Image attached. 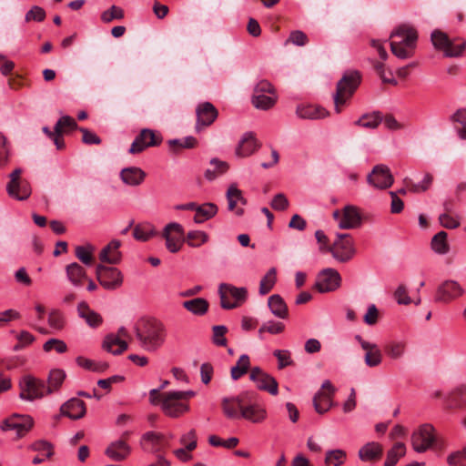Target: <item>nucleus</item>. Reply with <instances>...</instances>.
<instances>
[{
  "label": "nucleus",
  "mask_w": 466,
  "mask_h": 466,
  "mask_svg": "<svg viewBox=\"0 0 466 466\" xmlns=\"http://www.w3.org/2000/svg\"><path fill=\"white\" fill-rule=\"evenodd\" d=\"M134 330L139 345L147 351L157 350L166 341V327L157 319H140L136 322Z\"/></svg>",
  "instance_id": "nucleus-1"
},
{
  "label": "nucleus",
  "mask_w": 466,
  "mask_h": 466,
  "mask_svg": "<svg viewBox=\"0 0 466 466\" xmlns=\"http://www.w3.org/2000/svg\"><path fill=\"white\" fill-rule=\"evenodd\" d=\"M391 53L400 59H408L414 54L418 34L410 25H400L390 34Z\"/></svg>",
  "instance_id": "nucleus-2"
},
{
  "label": "nucleus",
  "mask_w": 466,
  "mask_h": 466,
  "mask_svg": "<svg viewBox=\"0 0 466 466\" xmlns=\"http://www.w3.org/2000/svg\"><path fill=\"white\" fill-rule=\"evenodd\" d=\"M361 82V74L357 70L347 71L337 83L334 94V105L337 113H340L342 106L350 100Z\"/></svg>",
  "instance_id": "nucleus-3"
},
{
  "label": "nucleus",
  "mask_w": 466,
  "mask_h": 466,
  "mask_svg": "<svg viewBox=\"0 0 466 466\" xmlns=\"http://www.w3.org/2000/svg\"><path fill=\"white\" fill-rule=\"evenodd\" d=\"M431 39L434 47L444 52L447 57H460L466 49L463 38L451 39L447 34L436 29L431 33Z\"/></svg>",
  "instance_id": "nucleus-4"
},
{
  "label": "nucleus",
  "mask_w": 466,
  "mask_h": 466,
  "mask_svg": "<svg viewBox=\"0 0 466 466\" xmlns=\"http://www.w3.org/2000/svg\"><path fill=\"white\" fill-rule=\"evenodd\" d=\"M327 251L338 261L346 263L356 254L354 240L350 234L338 233L333 243L327 246Z\"/></svg>",
  "instance_id": "nucleus-5"
},
{
  "label": "nucleus",
  "mask_w": 466,
  "mask_h": 466,
  "mask_svg": "<svg viewBox=\"0 0 466 466\" xmlns=\"http://www.w3.org/2000/svg\"><path fill=\"white\" fill-rule=\"evenodd\" d=\"M19 387V396L25 400L33 401L48 395L46 393V382L31 375L24 376L20 381Z\"/></svg>",
  "instance_id": "nucleus-6"
},
{
  "label": "nucleus",
  "mask_w": 466,
  "mask_h": 466,
  "mask_svg": "<svg viewBox=\"0 0 466 466\" xmlns=\"http://www.w3.org/2000/svg\"><path fill=\"white\" fill-rule=\"evenodd\" d=\"M23 170L15 168L9 175V182L6 186L8 195L17 200H25L31 195V187L29 182L22 177Z\"/></svg>",
  "instance_id": "nucleus-7"
},
{
  "label": "nucleus",
  "mask_w": 466,
  "mask_h": 466,
  "mask_svg": "<svg viewBox=\"0 0 466 466\" xmlns=\"http://www.w3.org/2000/svg\"><path fill=\"white\" fill-rule=\"evenodd\" d=\"M218 293L221 307L225 309H231L237 308L239 302L246 300L248 291L245 288H237L230 284L222 283L219 285Z\"/></svg>",
  "instance_id": "nucleus-8"
},
{
  "label": "nucleus",
  "mask_w": 466,
  "mask_h": 466,
  "mask_svg": "<svg viewBox=\"0 0 466 466\" xmlns=\"http://www.w3.org/2000/svg\"><path fill=\"white\" fill-rule=\"evenodd\" d=\"M332 216L341 229L356 228L361 225V216L355 206L349 205L342 209H336Z\"/></svg>",
  "instance_id": "nucleus-9"
},
{
  "label": "nucleus",
  "mask_w": 466,
  "mask_h": 466,
  "mask_svg": "<svg viewBox=\"0 0 466 466\" xmlns=\"http://www.w3.org/2000/svg\"><path fill=\"white\" fill-rule=\"evenodd\" d=\"M96 275L100 285L106 289H116L123 283L122 273L116 268L98 264L96 268Z\"/></svg>",
  "instance_id": "nucleus-10"
},
{
  "label": "nucleus",
  "mask_w": 466,
  "mask_h": 466,
  "mask_svg": "<svg viewBox=\"0 0 466 466\" xmlns=\"http://www.w3.org/2000/svg\"><path fill=\"white\" fill-rule=\"evenodd\" d=\"M250 397H256V393L246 391L236 397L222 399L221 407L225 416L231 420L240 419L242 407L249 401Z\"/></svg>",
  "instance_id": "nucleus-11"
},
{
  "label": "nucleus",
  "mask_w": 466,
  "mask_h": 466,
  "mask_svg": "<svg viewBox=\"0 0 466 466\" xmlns=\"http://www.w3.org/2000/svg\"><path fill=\"white\" fill-rule=\"evenodd\" d=\"M341 285V277L338 270L328 268L322 269L317 276L314 288L319 293L332 292Z\"/></svg>",
  "instance_id": "nucleus-12"
},
{
  "label": "nucleus",
  "mask_w": 466,
  "mask_h": 466,
  "mask_svg": "<svg viewBox=\"0 0 466 466\" xmlns=\"http://www.w3.org/2000/svg\"><path fill=\"white\" fill-rule=\"evenodd\" d=\"M436 441L434 428L431 424L421 425L412 433L411 444L417 452H424Z\"/></svg>",
  "instance_id": "nucleus-13"
},
{
  "label": "nucleus",
  "mask_w": 466,
  "mask_h": 466,
  "mask_svg": "<svg viewBox=\"0 0 466 466\" xmlns=\"http://www.w3.org/2000/svg\"><path fill=\"white\" fill-rule=\"evenodd\" d=\"M367 182L377 189H387L392 186L394 178L388 166L379 164L367 176Z\"/></svg>",
  "instance_id": "nucleus-14"
},
{
  "label": "nucleus",
  "mask_w": 466,
  "mask_h": 466,
  "mask_svg": "<svg viewBox=\"0 0 466 466\" xmlns=\"http://www.w3.org/2000/svg\"><path fill=\"white\" fill-rule=\"evenodd\" d=\"M163 238L166 240V247L171 253L178 252L185 241L183 227L172 222L167 224L162 233Z\"/></svg>",
  "instance_id": "nucleus-15"
},
{
  "label": "nucleus",
  "mask_w": 466,
  "mask_h": 466,
  "mask_svg": "<svg viewBox=\"0 0 466 466\" xmlns=\"http://www.w3.org/2000/svg\"><path fill=\"white\" fill-rule=\"evenodd\" d=\"M464 292V289L459 282L448 279L438 286L435 301L447 304L461 298Z\"/></svg>",
  "instance_id": "nucleus-16"
},
{
  "label": "nucleus",
  "mask_w": 466,
  "mask_h": 466,
  "mask_svg": "<svg viewBox=\"0 0 466 466\" xmlns=\"http://www.w3.org/2000/svg\"><path fill=\"white\" fill-rule=\"evenodd\" d=\"M335 391L336 389L329 380H325L322 383L320 390L313 398V405L318 413L323 414L329 410L332 406V396Z\"/></svg>",
  "instance_id": "nucleus-17"
},
{
  "label": "nucleus",
  "mask_w": 466,
  "mask_h": 466,
  "mask_svg": "<svg viewBox=\"0 0 466 466\" xmlns=\"http://www.w3.org/2000/svg\"><path fill=\"white\" fill-rule=\"evenodd\" d=\"M161 408L166 415L173 418L188 410V405L182 402L176 391L163 393Z\"/></svg>",
  "instance_id": "nucleus-18"
},
{
  "label": "nucleus",
  "mask_w": 466,
  "mask_h": 466,
  "mask_svg": "<svg viewBox=\"0 0 466 466\" xmlns=\"http://www.w3.org/2000/svg\"><path fill=\"white\" fill-rule=\"evenodd\" d=\"M161 138L152 129L144 128L135 138L130 146L128 152L130 154H138L148 147H155L160 144Z\"/></svg>",
  "instance_id": "nucleus-19"
},
{
  "label": "nucleus",
  "mask_w": 466,
  "mask_h": 466,
  "mask_svg": "<svg viewBox=\"0 0 466 466\" xmlns=\"http://www.w3.org/2000/svg\"><path fill=\"white\" fill-rule=\"evenodd\" d=\"M250 380L257 383L259 390L268 391L272 395L278 394V382L268 373L264 372L260 368L254 367L250 370Z\"/></svg>",
  "instance_id": "nucleus-20"
},
{
  "label": "nucleus",
  "mask_w": 466,
  "mask_h": 466,
  "mask_svg": "<svg viewBox=\"0 0 466 466\" xmlns=\"http://www.w3.org/2000/svg\"><path fill=\"white\" fill-rule=\"evenodd\" d=\"M34 420L28 415L13 414L5 420L2 425L3 431L15 430L18 436H23L33 427Z\"/></svg>",
  "instance_id": "nucleus-21"
},
{
  "label": "nucleus",
  "mask_w": 466,
  "mask_h": 466,
  "mask_svg": "<svg viewBox=\"0 0 466 466\" xmlns=\"http://www.w3.org/2000/svg\"><path fill=\"white\" fill-rule=\"evenodd\" d=\"M197 125L196 129L199 132L202 127L210 126L218 117V112L209 102L199 104L196 109Z\"/></svg>",
  "instance_id": "nucleus-22"
},
{
  "label": "nucleus",
  "mask_w": 466,
  "mask_h": 466,
  "mask_svg": "<svg viewBox=\"0 0 466 466\" xmlns=\"http://www.w3.org/2000/svg\"><path fill=\"white\" fill-rule=\"evenodd\" d=\"M260 147L261 143L256 138L255 133L247 132L236 147V155L239 157H248L257 152Z\"/></svg>",
  "instance_id": "nucleus-23"
},
{
  "label": "nucleus",
  "mask_w": 466,
  "mask_h": 466,
  "mask_svg": "<svg viewBox=\"0 0 466 466\" xmlns=\"http://www.w3.org/2000/svg\"><path fill=\"white\" fill-rule=\"evenodd\" d=\"M143 447L145 450L157 453L168 448L169 443L163 434L148 431L143 435Z\"/></svg>",
  "instance_id": "nucleus-24"
},
{
  "label": "nucleus",
  "mask_w": 466,
  "mask_h": 466,
  "mask_svg": "<svg viewBox=\"0 0 466 466\" xmlns=\"http://www.w3.org/2000/svg\"><path fill=\"white\" fill-rule=\"evenodd\" d=\"M86 412V404L77 398H72L60 407V413L72 420H78L85 416Z\"/></svg>",
  "instance_id": "nucleus-25"
},
{
  "label": "nucleus",
  "mask_w": 466,
  "mask_h": 466,
  "mask_svg": "<svg viewBox=\"0 0 466 466\" xmlns=\"http://www.w3.org/2000/svg\"><path fill=\"white\" fill-rule=\"evenodd\" d=\"M255 397H250L248 402H245L240 412V418L248 420L253 423L262 422L266 419V410L253 402Z\"/></svg>",
  "instance_id": "nucleus-26"
},
{
  "label": "nucleus",
  "mask_w": 466,
  "mask_h": 466,
  "mask_svg": "<svg viewBox=\"0 0 466 466\" xmlns=\"http://www.w3.org/2000/svg\"><path fill=\"white\" fill-rule=\"evenodd\" d=\"M146 177V172L137 167H125L119 173L121 181L129 187L140 186L145 181Z\"/></svg>",
  "instance_id": "nucleus-27"
},
{
  "label": "nucleus",
  "mask_w": 466,
  "mask_h": 466,
  "mask_svg": "<svg viewBox=\"0 0 466 466\" xmlns=\"http://www.w3.org/2000/svg\"><path fill=\"white\" fill-rule=\"evenodd\" d=\"M226 198L228 200V208L229 211L235 212V214L238 217L244 214V209L241 208H238V203L241 205H246L247 200L242 195V191L237 187L235 184L229 186L227 190Z\"/></svg>",
  "instance_id": "nucleus-28"
},
{
  "label": "nucleus",
  "mask_w": 466,
  "mask_h": 466,
  "mask_svg": "<svg viewBox=\"0 0 466 466\" xmlns=\"http://www.w3.org/2000/svg\"><path fill=\"white\" fill-rule=\"evenodd\" d=\"M121 241L117 239L111 240L106 247L99 252V259L104 263L117 264L121 260V252L119 248Z\"/></svg>",
  "instance_id": "nucleus-29"
},
{
  "label": "nucleus",
  "mask_w": 466,
  "mask_h": 466,
  "mask_svg": "<svg viewBox=\"0 0 466 466\" xmlns=\"http://www.w3.org/2000/svg\"><path fill=\"white\" fill-rule=\"evenodd\" d=\"M77 314L92 329L99 327L103 322L102 316L91 309L86 301H81L77 305Z\"/></svg>",
  "instance_id": "nucleus-30"
},
{
  "label": "nucleus",
  "mask_w": 466,
  "mask_h": 466,
  "mask_svg": "<svg viewBox=\"0 0 466 466\" xmlns=\"http://www.w3.org/2000/svg\"><path fill=\"white\" fill-rule=\"evenodd\" d=\"M382 453V445L379 442L370 441L360 449L358 455L362 461L375 462L381 458Z\"/></svg>",
  "instance_id": "nucleus-31"
},
{
  "label": "nucleus",
  "mask_w": 466,
  "mask_h": 466,
  "mask_svg": "<svg viewBox=\"0 0 466 466\" xmlns=\"http://www.w3.org/2000/svg\"><path fill=\"white\" fill-rule=\"evenodd\" d=\"M65 269L67 279L75 287H82L87 279L86 269L76 262L68 264Z\"/></svg>",
  "instance_id": "nucleus-32"
},
{
  "label": "nucleus",
  "mask_w": 466,
  "mask_h": 466,
  "mask_svg": "<svg viewBox=\"0 0 466 466\" xmlns=\"http://www.w3.org/2000/svg\"><path fill=\"white\" fill-rule=\"evenodd\" d=\"M328 114L324 108L312 105H299L296 108V115L301 119H320Z\"/></svg>",
  "instance_id": "nucleus-33"
},
{
  "label": "nucleus",
  "mask_w": 466,
  "mask_h": 466,
  "mask_svg": "<svg viewBox=\"0 0 466 466\" xmlns=\"http://www.w3.org/2000/svg\"><path fill=\"white\" fill-rule=\"evenodd\" d=\"M407 342L399 339L390 340L383 346L386 356L393 360L401 359L405 354Z\"/></svg>",
  "instance_id": "nucleus-34"
},
{
  "label": "nucleus",
  "mask_w": 466,
  "mask_h": 466,
  "mask_svg": "<svg viewBox=\"0 0 466 466\" xmlns=\"http://www.w3.org/2000/svg\"><path fill=\"white\" fill-rule=\"evenodd\" d=\"M445 404L448 409H466V386L451 392L445 400Z\"/></svg>",
  "instance_id": "nucleus-35"
},
{
  "label": "nucleus",
  "mask_w": 466,
  "mask_h": 466,
  "mask_svg": "<svg viewBox=\"0 0 466 466\" xmlns=\"http://www.w3.org/2000/svg\"><path fill=\"white\" fill-rule=\"evenodd\" d=\"M129 452V446L122 440L111 443L106 450V454L116 461L125 460Z\"/></svg>",
  "instance_id": "nucleus-36"
},
{
  "label": "nucleus",
  "mask_w": 466,
  "mask_h": 466,
  "mask_svg": "<svg viewBox=\"0 0 466 466\" xmlns=\"http://www.w3.org/2000/svg\"><path fill=\"white\" fill-rule=\"evenodd\" d=\"M103 347L108 352L118 355L127 350L128 343L127 340L115 336V334H109L106 337Z\"/></svg>",
  "instance_id": "nucleus-37"
},
{
  "label": "nucleus",
  "mask_w": 466,
  "mask_h": 466,
  "mask_svg": "<svg viewBox=\"0 0 466 466\" xmlns=\"http://www.w3.org/2000/svg\"><path fill=\"white\" fill-rule=\"evenodd\" d=\"M156 236H157V231L155 226L149 222L138 223L134 227L133 237L138 241L146 242Z\"/></svg>",
  "instance_id": "nucleus-38"
},
{
  "label": "nucleus",
  "mask_w": 466,
  "mask_h": 466,
  "mask_svg": "<svg viewBox=\"0 0 466 466\" xmlns=\"http://www.w3.org/2000/svg\"><path fill=\"white\" fill-rule=\"evenodd\" d=\"M268 306L272 314L279 319H287L289 309L284 299L278 294L271 295L268 299Z\"/></svg>",
  "instance_id": "nucleus-39"
},
{
  "label": "nucleus",
  "mask_w": 466,
  "mask_h": 466,
  "mask_svg": "<svg viewBox=\"0 0 466 466\" xmlns=\"http://www.w3.org/2000/svg\"><path fill=\"white\" fill-rule=\"evenodd\" d=\"M209 165L210 167L205 172V177L209 181L215 180L219 176L225 174L229 168V165L227 162L216 157L210 160Z\"/></svg>",
  "instance_id": "nucleus-40"
},
{
  "label": "nucleus",
  "mask_w": 466,
  "mask_h": 466,
  "mask_svg": "<svg viewBox=\"0 0 466 466\" xmlns=\"http://www.w3.org/2000/svg\"><path fill=\"white\" fill-rule=\"evenodd\" d=\"M182 306L192 314L202 316L208 312L209 303L206 299L196 298L184 301Z\"/></svg>",
  "instance_id": "nucleus-41"
},
{
  "label": "nucleus",
  "mask_w": 466,
  "mask_h": 466,
  "mask_svg": "<svg viewBox=\"0 0 466 466\" xmlns=\"http://www.w3.org/2000/svg\"><path fill=\"white\" fill-rule=\"evenodd\" d=\"M278 100L277 93L273 95H252V105L260 110H268L272 108Z\"/></svg>",
  "instance_id": "nucleus-42"
},
{
  "label": "nucleus",
  "mask_w": 466,
  "mask_h": 466,
  "mask_svg": "<svg viewBox=\"0 0 466 466\" xmlns=\"http://www.w3.org/2000/svg\"><path fill=\"white\" fill-rule=\"evenodd\" d=\"M431 246L432 250L439 255H445L450 251L448 242V234L445 231H440L433 236Z\"/></svg>",
  "instance_id": "nucleus-43"
},
{
  "label": "nucleus",
  "mask_w": 466,
  "mask_h": 466,
  "mask_svg": "<svg viewBox=\"0 0 466 466\" xmlns=\"http://www.w3.org/2000/svg\"><path fill=\"white\" fill-rule=\"evenodd\" d=\"M66 379V373L64 370L56 369L50 371L47 385L46 393L52 394L59 390Z\"/></svg>",
  "instance_id": "nucleus-44"
},
{
  "label": "nucleus",
  "mask_w": 466,
  "mask_h": 466,
  "mask_svg": "<svg viewBox=\"0 0 466 466\" xmlns=\"http://www.w3.org/2000/svg\"><path fill=\"white\" fill-rule=\"evenodd\" d=\"M364 356L365 364L370 367H377L382 362V353L377 344L371 343L367 349Z\"/></svg>",
  "instance_id": "nucleus-45"
},
{
  "label": "nucleus",
  "mask_w": 466,
  "mask_h": 466,
  "mask_svg": "<svg viewBox=\"0 0 466 466\" xmlns=\"http://www.w3.org/2000/svg\"><path fill=\"white\" fill-rule=\"evenodd\" d=\"M382 119L380 112H373L362 115L354 124L364 128L375 129L381 123Z\"/></svg>",
  "instance_id": "nucleus-46"
},
{
  "label": "nucleus",
  "mask_w": 466,
  "mask_h": 466,
  "mask_svg": "<svg viewBox=\"0 0 466 466\" xmlns=\"http://www.w3.org/2000/svg\"><path fill=\"white\" fill-rule=\"evenodd\" d=\"M217 213L218 207L214 203L208 202L199 205V208H198V213L194 217V221L196 223H202L213 218Z\"/></svg>",
  "instance_id": "nucleus-47"
},
{
  "label": "nucleus",
  "mask_w": 466,
  "mask_h": 466,
  "mask_svg": "<svg viewBox=\"0 0 466 466\" xmlns=\"http://www.w3.org/2000/svg\"><path fill=\"white\" fill-rule=\"evenodd\" d=\"M250 368L249 357L243 354L239 357L235 366L230 370V376L232 380H238L243 375H245Z\"/></svg>",
  "instance_id": "nucleus-48"
},
{
  "label": "nucleus",
  "mask_w": 466,
  "mask_h": 466,
  "mask_svg": "<svg viewBox=\"0 0 466 466\" xmlns=\"http://www.w3.org/2000/svg\"><path fill=\"white\" fill-rule=\"evenodd\" d=\"M406 453L405 444L397 442L388 452L384 466H395L399 459Z\"/></svg>",
  "instance_id": "nucleus-49"
},
{
  "label": "nucleus",
  "mask_w": 466,
  "mask_h": 466,
  "mask_svg": "<svg viewBox=\"0 0 466 466\" xmlns=\"http://www.w3.org/2000/svg\"><path fill=\"white\" fill-rule=\"evenodd\" d=\"M76 363L86 370L98 373L106 371L108 368V364L106 362L94 361L85 357H77Z\"/></svg>",
  "instance_id": "nucleus-50"
},
{
  "label": "nucleus",
  "mask_w": 466,
  "mask_h": 466,
  "mask_svg": "<svg viewBox=\"0 0 466 466\" xmlns=\"http://www.w3.org/2000/svg\"><path fill=\"white\" fill-rule=\"evenodd\" d=\"M347 459V453L345 451L340 449L329 450L326 452L325 464L327 466H341L344 464Z\"/></svg>",
  "instance_id": "nucleus-51"
},
{
  "label": "nucleus",
  "mask_w": 466,
  "mask_h": 466,
  "mask_svg": "<svg viewBox=\"0 0 466 466\" xmlns=\"http://www.w3.org/2000/svg\"><path fill=\"white\" fill-rule=\"evenodd\" d=\"M277 280V270L275 268L268 269L264 278L260 280L259 293L266 295L273 289Z\"/></svg>",
  "instance_id": "nucleus-52"
},
{
  "label": "nucleus",
  "mask_w": 466,
  "mask_h": 466,
  "mask_svg": "<svg viewBox=\"0 0 466 466\" xmlns=\"http://www.w3.org/2000/svg\"><path fill=\"white\" fill-rule=\"evenodd\" d=\"M451 120L453 123L460 124L461 127H456L457 133L461 139H466V109H458L451 116Z\"/></svg>",
  "instance_id": "nucleus-53"
},
{
  "label": "nucleus",
  "mask_w": 466,
  "mask_h": 466,
  "mask_svg": "<svg viewBox=\"0 0 466 466\" xmlns=\"http://www.w3.org/2000/svg\"><path fill=\"white\" fill-rule=\"evenodd\" d=\"M93 247L77 246L76 248V257L85 265L91 266L95 263V258L92 254Z\"/></svg>",
  "instance_id": "nucleus-54"
},
{
  "label": "nucleus",
  "mask_w": 466,
  "mask_h": 466,
  "mask_svg": "<svg viewBox=\"0 0 466 466\" xmlns=\"http://www.w3.org/2000/svg\"><path fill=\"white\" fill-rule=\"evenodd\" d=\"M186 240L190 247L198 248L208 240V236L204 231H189L187 234Z\"/></svg>",
  "instance_id": "nucleus-55"
},
{
  "label": "nucleus",
  "mask_w": 466,
  "mask_h": 466,
  "mask_svg": "<svg viewBox=\"0 0 466 466\" xmlns=\"http://www.w3.org/2000/svg\"><path fill=\"white\" fill-rule=\"evenodd\" d=\"M284 329L285 326L283 323L270 320L261 325V327L258 329V336L262 339L263 334L265 332H268L270 334H279L284 330Z\"/></svg>",
  "instance_id": "nucleus-56"
},
{
  "label": "nucleus",
  "mask_w": 466,
  "mask_h": 466,
  "mask_svg": "<svg viewBox=\"0 0 466 466\" xmlns=\"http://www.w3.org/2000/svg\"><path fill=\"white\" fill-rule=\"evenodd\" d=\"M124 17V10L116 5H112L109 9L101 14V20L104 23H110L113 20H120Z\"/></svg>",
  "instance_id": "nucleus-57"
},
{
  "label": "nucleus",
  "mask_w": 466,
  "mask_h": 466,
  "mask_svg": "<svg viewBox=\"0 0 466 466\" xmlns=\"http://www.w3.org/2000/svg\"><path fill=\"white\" fill-rule=\"evenodd\" d=\"M48 324L55 329H62L65 325L63 313L58 309H52L48 314Z\"/></svg>",
  "instance_id": "nucleus-58"
},
{
  "label": "nucleus",
  "mask_w": 466,
  "mask_h": 466,
  "mask_svg": "<svg viewBox=\"0 0 466 466\" xmlns=\"http://www.w3.org/2000/svg\"><path fill=\"white\" fill-rule=\"evenodd\" d=\"M447 462L450 466H466V448L451 453Z\"/></svg>",
  "instance_id": "nucleus-59"
},
{
  "label": "nucleus",
  "mask_w": 466,
  "mask_h": 466,
  "mask_svg": "<svg viewBox=\"0 0 466 466\" xmlns=\"http://www.w3.org/2000/svg\"><path fill=\"white\" fill-rule=\"evenodd\" d=\"M16 339L18 340L17 344H15L13 348L15 351H19L22 349L29 346L31 343L35 341V337L29 333L28 331L23 330L17 336Z\"/></svg>",
  "instance_id": "nucleus-60"
},
{
  "label": "nucleus",
  "mask_w": 466,
  "mask_h": 466,
  "mask_svg": "<svg viewBox=\"0 0 466 466\" xmlns=\"http://www.w3.org/2000/svg\"><path fill=\"white\" fill-rule=\"evenodd\" d=\"M213 330V341L218 346H226L227 339L225 334L228 332L226 326L218 325L212 328Z\"/></svg>",
  "instance_id": "nucleus-61"
},
{
  "label": "nucleus",
  "mask_w": 466,
  "mask_h": 466,
  "mask_svg": "<svg viewBox=\"0 0 466 466\" xmlns=\"http://www.w3.org/2000/svg\"><path fill=\"white\" fill-rule=\"evenodd\" d=\"M276 93V89L273 86V85L266 80H260L254 87L253 89V95H263V94H268L273 95Z\"/></svg>",
  "instance_id": "nucleus-62"
},
{
  "label": "nucleus",
  "mask_w": 466,
  "mask_h": 466,
  "mask_svg": "<svg viewBox=\"0 0 466 466\" xmlns=\"http://www.w3.org/2000/svg\"><path fill=\"white\" fill-rule=\"evenodd\" d=\"M46 18V11L38 6L35 5L33 6L26 14H25V21H36V22H42Z\"/></svg>",
  "instance_id": "nucleus-63"
},
{
  "label": "nucleus",
  "mask_w": 466,
  "mask_h": 466,
  "mask_svg": "<svg viewBox=\"0 0 466 466\" xmlns=\"http://www.w3.org/2000/svg\"><path fill=\"white\" fill-rule=\"evenodd\" d=\"M180 443L183 444L186 449L192 451L197 447V433L195 430L189 431L180 438Z\"/></svg>",
  "instance_id": "nucleus-64"
}]
</instances>
